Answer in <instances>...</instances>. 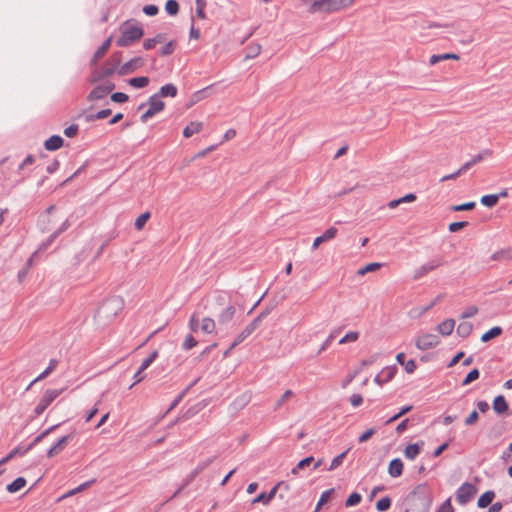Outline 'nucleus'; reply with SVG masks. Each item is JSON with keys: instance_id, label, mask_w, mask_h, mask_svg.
<instances>
[{"instance_id": "3c124183", "label": "nucleus", "mask_w": 512, "mask_h": 512, "mask_svg": "<svg viewBox=\"0 0 512 512\" xmlns=\"http://www.w3.org/2000/svg\"><path fill=\"white\" fill-rule=\"evenodd\" d=\"M189 328L192 332H197L200 329V320L196 313H193L190 317Z\"/></svg>"}, {"instance_id": "5701e85b", "label": "nucleus", "mask_w": 512, "mask_h": 512, "mask_svg": "<svg viewBox=\"0 0 512 512\" xmlns=\"http://www.w3.org/2000/svg\"><path fill=\"white\" fill-rule=\"evenodd\" d=\"M491 259L495 261L509 263L510 261H512V249H504L497 251L491 256Z\"/></svg>"}, {"instance_id": "49530a36", "label": "nucleus", "mask_w": 512, "mask_h": 512, "mask_svg": "<svg viewBox=\"0 0 512 512\" xmlns=\"http://www.w3.org/2000/svg\"><path fill=\"white\" fill-rule=\"evenodd\" d=\"M362 500V497L359 493H352L350 494V496L347 498L346 502H345V505L346 507H352V506H356L358 505Z\"/></svg>"}, {"instance_id": "a211bd4d", "label": "nucleus", "mask_w": 512, "mask_h": 512, "mask_svg": "<svg viewBox=\"0 0 512 512\" xmlns=\"http://www.w3.org/2000/svg\"><path fill=\"white\" fill-rule=\"evenodd\" d=\"M279 485L280 484H278L275 487H273L272 490L268 494L260 493L257 497H255L253 499L252 503L256 504V503H260L261 502V503H263L265 505L269 504L272 501V499L275 497Z\"/></svg>"}, {"instance_id": "5fc2aeb1", "label": "nucleus", "mask_w": 512, "mask_h": 512, "mask_svg": "<svg viewBox=\"0 0 512 512\" xmlns=\"http://www.w3.org/2000/svg\"><path fill=\"white\" fill-rule=\"evenodd\" d=\"M197 345V341L192 335H187L184 342H183V348L185 350H190L194 348Z\"/></svg>"}, {"instance_id": "ea45409f", "label": "nucleus", "mask_w": 512, "mask_h": 512, "mask_svg": "<svg viewBox=\"0 0 512 512\" xmlns=\"http://www.w3.org/2000/svg\"><path fill=\"white\" fill-rule=\"evenodd\" d=\"M294 396L292 390H286L280 399L275 403L274 410L280 409L289 399Z\"/></svg>"}, {"instance_id": "4c0bfd02", "label": "nucleus", "mask_w": 512, "mask_h": 512, "mask_svg": "<svg viewBox=\"0 0 512 512\" xmlns=\"http://www.w3.org/2000/svg\"><path fill=\"white\" fill-rule=\"evenodd\" d=\"M493 155V151L490 150V149H484L482 150L480 153H478L477 155L473 156L471 159L474 163V165L482 162L483 160L491 157Z\"/></svg>"}, {"instance_id": "c03bdc74", "label": "nucleus", "mask_w": 512, "mask_h": 512, "mask_svg": "<svg viewBox=\"0 0 512 512\" xmlns=\"http://www.w3.org/2000/svg\"><path fill=\"white\" fill-rule=\"evenodd\" d=\"M391 506V499L389 497H383L376 503V508L380 512L387 511Z\"/></svg>"}, {"instance_id": "e2e57ef3", "label": "nucleus", "mask_w": 512, "mask_h": 512, "mask_svg": "<svg viewBox=\"0 0 512 512\" xmlns=\"http://www.w3.org/2000/svg\"><path fill=\"white\" fill-rule=\"evenodd\" d=\"M479 419V414L476 410L472 411L469 416L465 419V425H474Z\"/></svg>"}, {"instance_id": "0e129e2a", "label": "nucleus", "mask_w": 512, "mask_h": 512, "mask_svg": "<svg viewBox=\"0 0 512 512\" xmlns=\"http://www.w3.org/2000/svg\"><path fill=\"white\" fill-rule=\"evenodd\" d=\"M437 512H454V508L451 504V499L449 498L446 501H444Z\"/></svg>"}, {"instance_id": "4be33fe9", "label": "nucleus", "mask_w": 512, "mask_h": 512, "mask_svg": "<svg viewBox=\"0 0 512 512\" xmlns=\"http://www.w3.org/2000/svg\"><path fill=\"white\" fill-rule=\"evenodd\" d=\"M63 145V139L58 135H53L49 139H47L44 143V146L49 151H55L61 148Z\"/></svg>"}, {"instance_id": "9d476101", "label": "nucleus", "mask_w": 512, "mask_h": 512, "mask_svg": "<svg viewBox=\"0 0 512 512\" xmlns=\"http://www.w3.org/2000/svg\"><path fill=\"white\" fill-rule=\"evenodd\" d=\"M396 370L397 369L394 366L385 367L376 375L374 381L381 386L393 379L396 374Z\"/></svg>"}, {"instance_id": "6e6552de", "label": "nucleus", "mask_w": 512, "mask_h": 512, "mask_svg": "<svg viewBox=\"0 0 512 512\" xmlns=\"http://www.w3.org/2000/svg\"><path fill=\"white\" fill-rule=\"evenodd\" d=\"M144 65V59L141 57H135L130 61L124 63L118 69L119 75H128L141 68Z\"/></svg>"}, {"instance_id": "e433bc0d", "label": "nucleus", "mask_w": 512, "mask_h": 512, "mask_svg": "<svg viewBox=\"0 0 512 512\" xmlns=\"http://www.w3.org/2000/svg\"><path fill=\"white\" fill-rule=\"evenodd\" d=\"M314 461V458L312 456H309V457H306L304 459H302L297 465L296 467H294L292 470H291V473L293 475H298V472L299 470H302L306 467H308L311 463H313Z\"/></svg>"}, {"instance_id": "412c9836", "label": "nucleus", "mask_w": 512, "mask_h": 512, "mask_svg": "<svg viewBox=\"0 0 512 512\" xmlns=\"http://www.w3.org/2000/svg\"><path fill=\"white\" fill-rule=\"evenodd\" d=\"M203 128L202 122L193 121L190 122L183 130V136L185 138H190L194 134L199 133Z\"/></svg>"}, {"instance_id": "864d4df0", "label": "nucleus", "mask_w": 512, "mask_h": 512, "mask_svg": "<svg viewBox=\"0 0 512 512\" xmlns=\"http://www.w3.org/2000/svg\"><path fill=\"white\" fill-rule=\"evenodd\" d=\"M175 50V43L174 41H169L168 43H166L159 51L160 55L162 56H166V55H170L174 52Z\"/></svg>"}, {"instance_id": "c85d7f7f", "label": "nucleus", "mask_w": 512, "mask_h": 512, "mask_svg": "<svg viewBox=\"0 0 512 512\" xmlns=\"http://www.w3.org/2000/svg\"><path fill=\"white\" fill-rule=\"evenodd\" d=\"M177 95V87L174 84H166L160 88L159 97H175Z\"/></svg>"}, {"instance_id": "774afa93", "label": "nucleus", "mask_w": 512, "mask_h": 512, "mask_svg": "<svg viewBox=\"0 0 512 512\" xmlns=\"http://www.w3.org/2000/svg\"><path fill=\"white\" fill-rule=\"evenodd\" d=\"M375 433V430L373 428L366 430L364 433H362L359 436V442L364 443L368 441Z\"/></svg>"}, {"instance_id": "c756f323", "label": "nucleus", "mask_w": 512, "mask_h": 512, "mask_svg": "<svg viewBox=\"0 0 512 512\" xmlns=\"http://www.w3.org/2000/svg\"><path fill=\"white\" fill-rule=\"evenodd\" d=\"M473 330V325L470 322L464 321L461 322L457 327V334L460 337L466 338L468 337Z\"/></svg>"}, {"instance_id": "f3484780", "label": "nucleus", "mask_w": 512, "mask_h": 512, "mask_svg": "<svg viewBox=\"0 0 512 512\" xmlns=\"http://www.w3.org/2000/svg\"><path fill=\"white\" fill-rule=\"evenodd\" d=\"M206 465H199L195 470H193L183 481V484L178 488V490L172 495L171 498L176 497L182 489H184L187 485H189L195 477L204 469Z\"/></svg>"}, {"instance_id": "423d86ee", "label": "nucleus", "mask_w": 512, "mask_h": 512, "mask_svg": "<svg viewBox=\"0 0 512 512\" xmlns=\"http://www.w3.org/2000/svg\"><path fill=\"white\" fill-rule=\"evenodd\" d=\"M475 494V487L472 484L466 482L458 488L456 492V500L459 504L465 505L472 500Z\"/></svg>"}, {"instance_id": "8fccbe9b", "label": "nucleus", "mask_w": 512, "mask_h": 512, "mask_svg": "<svg viewBox=\"0 0 512 512\" xmlns=\"http://www.w3.org/2000/svg\"><path fill=\"white\" fill-rule=\"evenodd\" d=\"M479 375H480V372H479V370H478V369H476V368H475V369L471 370V371L467 374V376L465 377V379L463 380L462 385H464V386H465V385H468V384H470L471 382H473V381L477 380V379L479 378Z\"/></svg>"}, {"instance_id": "393cba45", "label": "nucleus", "mask_w": 512, "mask_h": 512, "mask_svg": "<svg viewBox=\"0 0 512 512\" xmlns=\"http://www.w3.org/2000/svg\"><path fill=\"white\" fill-rule=\"evenodd\" d=\"M494 497H495V493L493 491H487V492L483 493L480 496V498L478 499V502H477L478 507H480V508L488 507L492 503Z\"/></svg>"}, {"instance_id": "a18cd8bd", "label": "nucleus", "mask_w": 512, "mask_h": 512, "mask_svg": "<svg viewBox=\"0 0 512 512\" xmlns=\"http://www.w3.org/2000/svg\"><path fill=\"white\" fill-rule=\"evenodd\" d=\"M359 338V332L357 331H350L348 332L344 337H342L339 341V344H346L349 342H355Z\"/></svg>"}, {"instance_id": "79ce46f5", "label": "nucleus", "mask_w": 512, "mask_h": 512, "mask_svg": "<svg viewBox=\"0 0 512 512\" xmlns=\"http://www.w3.org/2000/svg\"><path fill=\"white\" fill-rule=\"evenodd\" d=\"M158 357V352L154 351L150 354L149 357L144 359L140 365V372H144L147 368L150 367V365L156 360Z\"/></svg>"}, {"instance_id": "69168bd1", "label": "nucleus", "mask_w": 512, "mask_h": 512, "mask_svg": "<svg viewBox=\"0 0 512 512\" xmlns=\"http://www.w3.org/2000/svg\"><path fill=\"white\" fill-rule=\"evenodd\" d=\"M467 222L465 221H462V222H453L449 225V231L450 232H457L459 230H461L462 228L466 227L467 226Z\"/></svg>"}, {"instance_id": "13d9d810", "label": "nucleus", "mask_w": 512, "mask_h": 512, "mask_svg": "<svg viewBox=\"0 0 512 512\" xmlns=\"http://www.w3.org/2000/svg\"><path fill=\"white\" fill-rule=\"evenodd\" d=\"M267 315L266 312H262L260 313L250 324H248L247 326L254 332L257 327L259 326L260 322L262 321L263 318H265Z\"/></svg>"}, {"instance_id": "39448f33", "label": "nucleus", "mask_w": 512, "mask_h": 512, "mask_svg": "<svg viewBox=\"0 0 512 512\" xmlns=\"http://www.w3.org/2000/svg\"><path fill=\"white\" fill-rule=\"evenodd\" d=\"M439 342V337L432 333H421L415 339V345L421 351L434 348Z\"/></svg>"}, {"instance_id": "4468645a", "label": "nucleus", "mask_w": 512, "mask_h": 512, "mask_svg": "<svg viewBox=\"0 0 512 512\" xmlns=\"http://www.w3.org/2000/svg\"><path fill=\"white\" fill-rule=\"evenodd\" d=\"M403 467L404 465L402 460L399 458H395L389 463L388 473L391 477H399L403 473Z\"/></svg>"}, {"instance_id": "4d7b16f0", "label": "nucleus", "mask_w": 512, "mask_h": 512, "mask_svg": "<svg viewBox=\"0 0 512 512\" xmlns=\"http://www.w3.org/2000/svg\"><path fill=\"white\" fill-rule=\"evenodd\" d=\"M79 127L77 124H72L69 127L64 129L65 136L69 138H73L78 134Z\"/></svg>"}, {"instance_id": "9b49d317", "label": "nucleus", "mask_w": 512, "mask_h": 512, "mask_svg": "<svg viewBox=\"0 0 512 512\" xmlns=\"http://www.w3.org/2000/svg\"><path fill=\"white\" fill-rule=\"evenodd\" d=\"M338 230L335 227L328 228L321 236L314 239L312 249H317L322 243L332 240L336 237Z\"/></svg>"}, {"instance_id": "338daca9", "label": "nucleus", "mask_w": 512, "mask_h": 512, "mask_svg": "<svg viewBox=\"0 0 512 512\" xmlns=\"http://www.w3.org/2000/svg\"><path fill=\"white\" fill-rule=\"evenodd\" d=\"M159 9L156 5H146L143 7V12L148 16H155Z\"/></svg>"}, {"instance_id": "1a4fd4ad", "label": "nucleus", "mask_w": 512, "mask_h": 512, "mask_svg": "<svg viewBox=\"0 0 512 512\" xmlns=\"http://www.w3.org/2000/svg\"><path fill=\"white\" fill-rule=\"evenodd\" d=\"M114 87V84L111 82L99 85L90 92L88 99L91 101L103 99L114 89Z\"/></svg>"}, {"instance_id": "f03ea898", "label": "nucleus", "mask_w": 512, "mask_h": 512, "mask_svg": "<svg viewBox=\"0 0 512 512\" xmlns=\"http://www.w3.org/2000/svg\"><path fill=\"white\" fill-rule=\"evenodd\" d=\"M121 63V52H115L111 57L98 69L92 72V82L100 81L118 72Z\"/></svg>"}, {"instance_id": "58836bf2", "label": "nucleus", "mask_w": 512, "mask_h": 512, "mask_svg": "<svg viewBox=\"0 0 512 512\" xmlns=\"http://www.w3.org/2000/svg\"><path fill=\"white\" fill-rule=\"evenodd\" d=\"M333 493H334V489H329V490L324 491L321 494L320 499H319V501L317 503V506H316V512L319 511L321 506L326 504L331 499Z\"/></svg>"}, {"instance_id": "6ab92c4d", "label": "nucleus", "mask_w": 512, "mask_h": 512, "mask_svg": "<svg viewBox=\"0 0 512 512\" xmlns=\"http://www.w3.org/2000/svg\"><path fill=\"white\" fill-rule=\"evenodd\" d=\"M234 314H235V307L233 305H228L219 314L218 322L220 324H227L233 319Z\"/></svg>"}, {"instance_id": "09e8293b", "label": "nucleus", "mask_w": 512, "mask_h": 512, "mask_svg": "<svg viewBox=\"0 0 512 512\" xmlns=\"http://www.w3.org/2000/svg\"><path fill=\"white\" fill-rule=\"evenodd\" d=\"M149 218H150L149 212H145V213L141 214L135 221V228L137 230H141L145 226V224L149 220Z\"/></svg>"}, {"instance_id": "052dcab7", "label": "nucleus", "mask_w": 512, "mask_h": 512, "mask_svg": "<svg viewBox=\"0 0 512 512\" xmlns=\"http://www.w3.org/2000/svg\"><path fill=\"white\" fill-rule=\"evenodd\" d=\"M475 207V202H468L460 205H455L452 207L453 211H465V210H472Z\"/></svg>"}, {"instance_id": "603ef678", "label": "nucleus", "mask_w": 512, "mask_h": 512, "mask_svg": "<svg viewBox=\"0 0 512 512\" xmlns=\"http://www.w3.org/2000/svg\"><path fill=\"white\" fill-rule=\"evenodd\" d=\"M205 6H206V1L205 0H196V15L200 19H205L206 18V15H205V12H204Z\"/></svg>"}, {"instance_id": "473e14b6", "label": "nucleus", "mask_w": 512, "mask_h": 512, "mask_svg": "<svg viewBox=\"0 0 512 512\" xmlns=\"http://www.w3.org/2000/svg\"><path fill=\"white\" fill-rule=\"evenodd\" d=\"M480 201L482 205L492 208L497 205L499 196L496 194L484 195Z\"/></svg>"}, {"instance_id": "7c9ffc66", "label": "nucleus", "mask_w": 512, "mask_h": 512, "mask_svg": "<svg viewBox=\"0 0 512 512\" xmlns=\"http://www.w3.org/2000/svg\"><path fill=\"white\" fill-rule=\"evenodd\" d=\"M502 332H503V330L501 327L495 326L482 335L481 341L488 342V341L500 336L502 334Z\"/></svg>"}, {"instance_id": "20e7f679", "label": "nucleus", "mask_w": 512, "mask_h": 512, "mask_svg": "<svg viewBox=\"0 0 512 512\" xmlns=\"http://www.w3.org/2000/svg\"><path fill=\"white\" fill-rule=\"evenodd\" d=\"M64 389H48L34 409L35 416H40L47 407L63 392Z\"/></svg>"}, {"instance_id": "c9c22d12", "label": "nucleus", "mask_w": 512, "mask_h": 512, "mask_svg": "<svg viewBox=\"0 0 512 512\" xmlns=\"http://www.w3.org/2000/svg\"><path fill=\"white\" fill-rule=\"evenodd\" d=\"M382 264L381 263H377V262H373V263H369L367 264L366 266L360 268L358 271H357V274L360 275V276H363L369 272H374V271H377L381 268Z\"/></svg>"}, {"instance_id": "6e6d98bb", "label": "nucleus", "mask_w": 512, "mask_h": 512, "mask_svg": "<svg viewBox=\"0 0 512 512\" xmlns=\"http://www.w3.org/2000/svg\"><path fill=\"white\" fill-rule=\"evenodd\" d=\"M57 427V425H54L48 429H46L45 431H43L40 435H38L34 441L32 442L31 446H34L36 444H38L39 442H41L46 436H48L55 428Z\"/></svg>"}, {"instance_id": "dca6fc26", "label": "nucleus", "mask_w": 512, "mask_h": 512, "mask_svg": "<svg viewBox=\"0 0 512 512\" xmlns=\"http://www.w3.org/2000/svg\"><path fill=\"white\" fill-rule=\"evenodd\" d=\"M508 408L509 406L504 396L499 395L494 398L493 409L495 413L499 415L504 414L508 411Z\"/></svg>"}, {"instance_id": "f704fd0d", "label": "nucleus", "mask_w": 512, "mask_h": 512, "mask_svg": "<svg viewBox=\"0 0 512 512\" xmlns=\"http://www.w3.org/2000/svg\"><path fill=\"white\" fill-rule=\"evenodd\" d=\"M246 51V58H255L261 52V45L258 43H251L247 46Z\"/></svg>"}, {"instance_id": "bb28decb", "label": "nucleus", "mask_w": 512, "mask_h": 512, "mask_svg": "<svg viewBox=\"0 0 512 512\" xmlns=\"http://www.w3.org/2000/svg\"><path fill=\"white\" fill-rule=\"evenodd\" d=\"M164 102L159 98L158 95H153L149 99V108L156 114L164 109Z\"/></svg>"}, {"instance_id": "0eeeda50", "label": "nucleus", "mask_w": 512, "mask_h": 512, "mask_svg": "<svg viewBox=\"0 0 512 512\" xmlns=\"http://www.w3.org/2000/svg\"><path fill=\"white\" fill-rule=\"evenodd\" d=\"M441 264H442V262L440 259H432V260L424 263L417 269H415L413 278L415 280H419V279L423 278L425 275H427L428 273H430L431 271L438 268Z\"/></svg>"}, {"instance_id": "2eb2a0df", "label": "nucleus", "mask_w": 512, "mask_h": 512, "mask_svg": "<svg viewBox=\"0 0 512 512\" xmlns=\"http://www.w3.org/2000/svg\"><path fill=\"white\" fill-rule=\"evenodd\" d=\"M112 42V37H109L107 40H105L102 45L97 49V51L94 53L91 64L95 65L109 50Z\"/></svg>"}, {"instance_id": "f8f14e48", "label": "nucleus", "mask_w": 512, "mask_h": 512, "mask_svg": "<svg viewBox=\"0 0 512 512\" xmlns=\"http://www.w3.org/2000/svg\"><path fill=\"white\" fill-rule=\"evenodd\" d=\"M71 436L66 435L61 437L48 451H47V457L52 458L56 455H58L68 444Z\"/></svg>"}, {"instance_id": "ddd939ff", "label": "nucleus", "mask_w": 512, "mask_h": 512, "mask_svg": "<svg viewBox=\"0 0 512 512\" xmlns=\"http://www.w3.org/2000/svg\"><path fill=\"white\" fill-rule=\"evenodd\" d=\"M424 442L409 444L405 450L404 455L409 460H414L421 452Z\"/></svg>"}, {"instance_id": "a19ab883", "label": "nucleus", "mask_w": 512, "mask_h": 512, "mask_svg": "<svg viewBox=\"0 0 512 512\" xmlns=\"http://www.w3.org/2000/svg\"><path fill=\"white\" fill-rule=\"evenodd\" d=\"M347 453H348V450H347V451H344L343 453H341V454H339L338 456H336V457L332 460V462H331V464H330V466H329V468H328L327 470H328V471H333V470H335L336 468H338V467L343 463V461H344V459H345V457H346Z\"/></svg>"}, {"instance_id": "7ed1b4c3", "label": "nucleus", "mask_w": 512, "mask_h": 512, "mask_svg": "<svg viewBox=\"0 0 512 512\" xmlns=\"http://www.w3.org/2000/svg\"><path fill=\"white\" fill-rule=\"evenodd\" d=\"M355 0H314L309 8L310 13H332L351 6Z\"/></svg>"}, {"instance_id": "bf43d9fd", "label": "nucleus", "mask_w": 512, "mask_h": 512, "mask_svg": "<svg viewBox=\"0 0 512 512\" xmlns=\"http://www.w3.org/2000/svg\"><path fill=\"white\" fill-rule=\"evenodd\" d=\"M111 99L116 103H124L128 101V95L122 92H116L111 95Z\"/></svg>"}, {"instance_id": "cd10ccee", "label": "nucleus", "mask_w": 512, "mask_h": 512, "mask_svg": "<svg viewBox=\"0 0 512 512\" xmlns=\"http://www.w3.org/2000/svg\"><path fill=\"white\" fill-rule=\"evenodd\" d=\"M26 485V480L23 477L16 478L12 483L7 485V491L9 493H16Z\"/></svg>"}, {"instance_id": "680f3d73", "label": "nucleus", "mask_w": 512, "mask_h": 512, "mask_svg": "<svg viewBox=\"0 0 512 512\" xmlns=\"http://www.w3.org/2000/svg\"><path fill=\"white\" fill-rule=\"evenodd\" d=\"M477 313H478V308L476 306H469L463 311L462 318L463 319L471 318V317L475 316Z\"/></svg>"}, {"instance_id": "72a5a7b5", "label": "nucleus", "mask_w": 512, "mask_h": 512, "mask_svg": "<svg viewBox=\"0 0 512 512\" xmlns=\"http://www.w3.org/2000/svg\"><path fill=\"white\" fill-rule=\"evenodd\" d=\"M253 333V331L246 326L241 333L238 334L235 341L231 344L229 350L235 348L238 344H240L242 341H244L248 336H250Z\"/></svg>"}, {"instance_id": "2f4dec72", "label": "nucleus", "mask_w": 512, "mask_h": 512, "mask_svg": "<svg viewBox=\"0 0 512 512\" xmlns=\"http://www.w3.org/2000/svg\"><path fill=\"white\" fill-rule=\"evenodd\" d=\"M150 80L146 76L135 77L129 79L128 83L134 88H144L149 84Z\"/></svg>"}, {"instance_id": "de8ad7c7", "label": "nucleus", "mask_w": 512, "mask_h": 512, "mask_svg": "<svg viewBox=\"0 0 512 512\" xmlns=\"http://www.w3.org/2000/svg\"><path fill=\"white\" fill-rule=\"evenodd\" d=\"M413 406L411 405H408V406H404L400 409V411L395 414L394 416H392L391 418H389L387 421H386V424H390L396 420H398L400 417H402L403 415L407 414L408 412H410L412 410Z\"/></svg>"}, {"instance_id": "aec40b11", "label": "nucleus", "mask_w": 512, "mask_h": 512, "mask_svg": "<svg viewBox=\"0 0 512 512\" xmlns=\"http://www.w3.org/2000/svg\"><path fill=\"white\" fill-rule=\"evenodd\" d=\"M455 327V321L453 319H446L437 325V331L443 336H449Z\"/></svg>"}, {"instance_id": "a878e982", "label": "nucleus", "mask_w": 512, "mask_h": 512, "mask_svg": "<svg viewBox=\"0 0 512 512\" xmlns=\"http://www.w3.org/2000/svg\"><path fill=\"white\" fill-rule=\"evenodd\" d=\"M58 361L56 359H51L49 362L48 367L36 378L32 381V383L29 385L28 389L36 382L43 380L46 378L57 366Z\"/></svg>"}, {"instance_id": "b1692460", "label": "nucleus", "mask_w": 512, "mask_h": 512, "mask_svg": "<svg viewBox=\"0 0 512 512\" xmlns=\"http://www.w3.org/2000/svg\"><path fill=\"white\" fill-rule=\"evenodd\" d=\"M216 324L212 318L205 317L201 320L200 330L204 333L210 334L215 331Z\"/></svg>"}, {"instance_id": "37998d69", "label": "nucleus", "mask_w": 512, "mask_h": 512, "mask_svg": "<svg viewBox=\"0 0 512 512\" xmlns=\"http://www.w3.org/2000/svg\"><path fill=\"white\" fill-rule=\"evenodd\" d=\"M165 10L169 15H176L179 11V4L176 0H168L165 5Z\"/></svg>"}, {"instance_id": "f257e3e1", "label": "nucleus", "mask_w": 512, "mask_h": 512, "mask_svg": "<svg viewBox=\"0 0 512 512\" xmlns=\"http://www.w3.org/2000/svg\"><path fill=\"white\" fill-rule=\"evenodd\" d=\"M119 31L120 36L116 40V45L119 47H129L144 35L143 27L135 20H128L122 23Z\"/></svg>"}]
</instances>
